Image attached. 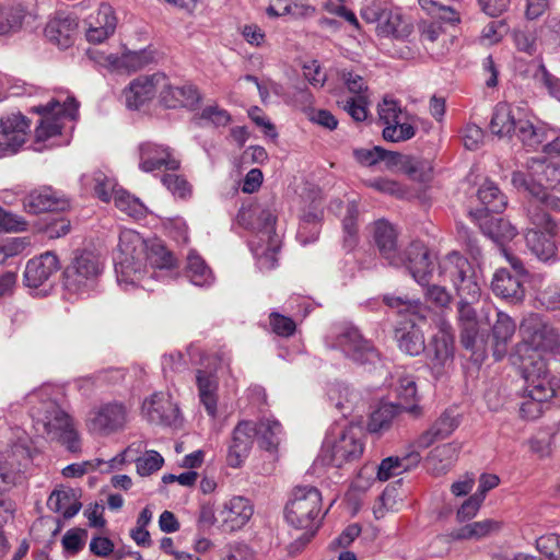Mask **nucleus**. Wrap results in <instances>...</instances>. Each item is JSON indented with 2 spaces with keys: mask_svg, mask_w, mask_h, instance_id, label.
Masks as SVG:
<instances>
[{
  "mask_svg": "<svg viewBox=\"0 0 560 560\" xmlns=\"http://www.w3.org/2000/svg\"><path fill=\"white\" fill-rule=\"evenodd\" d=\"M516 329L514 320L505 313L498 312L497 320L492 327L494 339L493 355L495 360H501L506 354V345L513 337Z\"/></svg>",
  "mask_w": 560,
  "mask_h": 560,
  "instance_id": "nucleus-41",
  "label": "nucleus"
},
{
  "mask_svg": "<svg viewBox=\"0 0 560 560\" xmlns=\"http://www.w3.org/2000/svg\"><path fill=\"white\" fill-rule=\"evenodd\" d=\"M420 460L419 453H411L406 457H387L381 462L377 469V478L386 481L393 476H397L408 470L411 465Z\"/></svg>",
  "mask_w": 560,
  "mask_h": 560,
  "instance_id": "nucleus-45",
  "label": "nucleus"
},
{
  "mask_svg": "<svg viewBox=\"0 0 560 560\" xmlns=\"http://www.w3.org/2000/svg\"><path fill=\"white\" fill-rule=\"evenodd\" d=\"M32 112L40 116L35 128V144L48 141V147L69 143L65 132L73 129V122L79 116V103L73 96L61 93L46 105L33 106Z\"/></svg>",
  "mask_w": 560,
  "mask_h": 560,
  "instance_id": "nucleus-4",
  "label": "nucleus"
},
{
  "mask_svg": "<svg viewBox=\"0 0 560 560\" xmlns=\"http://www.w3.org/2000/svg\"><path fill=\"white\" fill-rule=\"evenodd\" d=\"M115 272L118 284L128 290L160 275L158 271L171 270L175 259L160 241L147 242L133 230L119 233L117 253L115 255Z\"/></svg>",
  "mask_w": 560,
  "mask_h": 560,
  "instance_id": "nucleus-1",
  "label": "nucleus"
},
{
  "mask_svg": "<svg viewBox=\"0 0 560 560\" xmlns=\"http://www.w3.org/2000/svg\"><path fill=\"white\" fill-rule=\"evenodd\" d=\"M327 397L330 405L343 417L350 415L360 402V394L349 385L340 382L328 385Z\"/></svg>",
  "mask_w": 560,
  "mask_h": 560,
  "instance_id": "nucleus-36",
  "label": "nucleus"
},
{
  "mask_svg": "<svg viewBox=\"0 0 560 560\" xmlns=\"http://www.w3.org/2000/svg\"><path fill=\"white\" fill-rule=\"evenodd\" d=\"M362 438L363 432L359 427H331L323 444V460L337 468L358 460L364 450Z\"/></svg>",
  "mask_w": 560,
  "mask_h": 560,
  "instance_id": "nucleus-10",
  "label": "nucleus"
},
{
  "mask_svg": "<svg viewBox=\"0 0 560 560\" xmlns=\"http://www.w3.org/2000/svg\"><path fill=\"white\" fill-rule=\"evenodd\" d=\"M374 241L381 255L393 266L404 262L401 254L397 250V232L385 220H378L374 224Z\"/></svg>",
  "mask_w": 560,
  "mask_h": 560,
  "instance_id": "nucleus-32",
  "label": "nucleus"
},
{
  "mask_svg": "<svg viewBox=\"0 0 560 560\" xmlns=\"http://www.w3.org/2000/svg\"><path fill=\"white\" fill-rule=\"evenodd\" d=\"M490 129L493 135L499 137L514 133L525 147L533 150H537L548 138V132L533 124L525 108L508 103H499L495 106Z\"/></svg>",
  "mask_w": 560,
  "mask_h": 560,
  "instance_id": "nucleus-8",
  "label": "nucleus"
},
{
  "mask_svg": "<svg viewBox=\"0 0 560 560\" xmlns=\"http://www.w3.org/2000/svg\"><path fill=\"white\" fill-rule=\"evenodd\" d=\"M257 551L248 542L243 540L233 541L225 547L222 560H256Z\"/></svg>",
  "mask_w": 560,
  "mask_h": 560,
  "instance_id": "nucleus-61",
  "label": "nucleus"
},
{
  "mask_svg": "<svg viewBox=\"0 0 560 560\" xmlns=\"http://www.w3.org/2000/svg\"><path fill=\"white\" fill-rule=\"evenodd\" d=\"M115 10L108 3H101L96 13L91 14L86 20L85 37L88 42L101 44L110 37L117 27Z\"/></svg>",
  "mask_w": 560,
  "mask_h": 560,
  "instance_id": "nucleus-28",
  "label": "nucleus"
},
{
  "mask_svg": "<svg viewBox=\"0 0 560 560\" xmlns=\"http://www.w3.org/2000/svg\"><path fill=\"white\" fill-rule=\"evenodd\" d=\"M25 10L21 4L0 7V35H8L21 28Z\"/></svg>",
  "mask_w": 560,
  "mask_h": 560,
  "instance_id": "nucleus-52",
  "label": "nucleus"
},
{
  "mask_svg": "<svg viewBox=\"0 0 560 560\" xmlns=\"http://www.w3.org/2000/svg\"><path fill=\"white\" fill-rule=\"evenodd\" d=\"M43 389L28 395L32 404L31 417L35 430L46 434L50 440H57L70 452H78L81 442L72 418L52 399H43Z\"/></svg>",
  "mask_w": 560,
  "mask_h": 560,
  "instance_id": "nucleus-3",
  "label": "nucleus"
},
{
  "mask_svg": "<svg viewBox=\"0 0 560 560\" xmlns=\"http://www.w3.org/2000/svg\"><path fill=\"white\" fill-rule=\"evenodd\" d=\"M142 416L151 423L176 425L179 420V408L166 393H154L144 399Z\"/></svg>",
  "mask_w": 560,
  "mask_h": 560,
  "instance_id": "nucleus-23",
  "label": "nucleus"
},
{
  "mask_svg": "<svg viewBox=\"0 0 560 560\" xmlns=\"http://www.w3.org/2000/svg\"><path fill=\"white\" fill-rule=\"evenodd\" d=\"M165 82V74L156 72L151 75H140L133 79L124 90L126 105L130 109H139L155 95L160 94V86Z\"/></svg>",
  "mask_w": 560,
  "mask_h": 560,
  "instance_id": "nucleus-20",
  "label": "nucleus"
},
{
  "mask_svg": "<svg viewBox=\"0 0 560 560\" xmlns=\"http://www.w3.org/2000/svg\"><path fill=\"white\" fill-rule=\"evenodd\" d=\"M357 161L362 165L372 166L380 161L389 159L390 162H396L401 156L395 152H388L381 147L372 149H357L353 152Z\"/></svg>",
  "mask_w": 560,
  "mask_h": 560,
  "instance_id": "nucleus-57",
  "label": "nucleus"
},
{
  "mask_svg": "<svg viewBox=\"0 0 560 560\" xmlns=\"http://www.w3.org/2000/svg\"><path fill=\"white\" fill-rule=\"evenodd\" d=\"M480 228L483 234L497 243L500 248L505 247V243L512 241L517 234L516 228L503 218L487 217Z\"/></svg>",
  "mask_w": 560,
  "mask_h": 560,
  "instance_id": "nucleus-42",
  "label": "nucleus"
},
{
  "mask_svg": "<svg viewBox=\"0 0 560 560\" xmlns=\"http://www.w3.org/2000/svg\"><path fill=\"white\" fill-rule=\"evenodd\" d=\"M524 279L513 275L508 268H500L492 277L491 290L497 296L511 303H517L525 296Z\"/></svg>",
  "mask_w": 560,
  "mask_h": 560,
  "instance_id": "nucleus-31",
  "label": "nucleus"
},
{
  "mask_svg": "<svg viewBox=\"0 0 560 560\" xmlns=\"http://www.w3.org/2000/svg\"><path fill=\"white\" fill-rule=\"evenodd\" d=\"M47 506L65 518H71L79 513L82 504L72 489H56L48 497Z\"/></svg>",
  "mask_w": 560,
  "mask_h": 560,
  "instance_id": "nucleus-40",
  "label": "nucleus"
},
{
  "mask_svg": "<svg viewBox=\"0 0 560 560\" xmlns=\"http://www.w3.org/2000/svg\"><path fill=\"white\" fill-rule=\"evenodd\" d=\"M196 385L201 405L207 413L214 418L218 411L219 380L214 372L207 370L196 371Z\"/></svg>",
  "mask_w": 560,
  "mask_h": 560,
  "instance_id": "nucleus-33",
  "label": "nucleus"
},
{
  "mask_svg": "<svg viewBox=\"0 0 560 560\" xmlns=\"http://www.w3.org/2000/svg\"><path fill=\"white\" fill-rule=\"evenodd\" d=\"M267 241V245L264 246L260 244V240L258 243L252 242V250L257 259V265L261 270H270L277 266V253L279 249V240L275 234L273 237L265 238Z\"/></svg>",
  "mask_w": 560,
  "mask_h": 560,
  "instance_id": "nucleus-46",
  "label": "nucleus"
},
{
  "mask_svg": "<svg viewBox=\"0 0 560 560\" xmlns=\"http://www.w3.org/2000/svg\"><path fill=\"white\" fill-rule=\"evenodd\" d=\"M59 268V259L52 252H46L34 257L26 264L24 270V284L31 289L45 287Z\"/></svg>",
  "mask_w": 560,
  "mask_h": 560,
  "instance_id": "nucleus-26",
  "label": "nucleus"
},
{
  "mask_svg": "<svg viewBox=\"0 0 560 560\" xmlns=\"http://www.w3.org/2000/svg\"><path fill=\"white\" fill-rule=\"evenodd\" d=\"M78 27L77 20L70 15H57L51 19L46 28V37L61 48H68L73 43Z\"/></svg>",
  "mask_w": 560,
  "mask_h": 560,
  "instance_id": "nucleus-35",
  "label": "nucleus"
},
{
  "mask_svg": "<svg viewBox=\"0 0 560 560\" xmlns=\"http://www.w3.org/2000/svg\"><path fill=\"white\" fill-rule=\"evenodd\" d=\"M440 276L453 284L460 299L457 307L460 341L466 349H472L479 326L471 304L477 302L481 294L480 277L470 261L457 252L447 254L440 261Z\"/></svg>",
  "mask_w": 560,
  "mask_h": 560,
  "instance_id": "nucleus-2",
  "label": "nucleus"
},
{
  "mask_svg": "<svg viewBox=\"0 0 560 560\" xmlns=\"http://www.w3.org/2000/svg\"><path fill=\"white\" fill-rule=\"evenodd\" d=\"M528 219L534 228L528 229L525 234L527 247L541 261L555 259L558 253L557 222L537 206L529 208Z\"/></svg>",
  "mask_w": 560,
  "mask_h": 560,
  "instance_id": "nucleus-12",
  "label": "nucleus"
},
{
  "mask_svg": "<svg viewBox=\"0 0 560 560\" xmlns=\"http://www.w3.org/2000/svg\"><path fill=\"white\" fill-rule=\"evenodd\" d=\"M335 346L359 363L373 362L377 358L374 347L361 336L355 327L341 328L336 335Z\"/></svg>",
  "mask_w": 560,
  "mask_h": 560,
  "instance_id": "nucleus-22",
  "label": "nucleus"
},
{
  "mask_svg": "<svg viewBox=\"0 0 560 560\" xmlns=\"http://www.w3.org/2000/svg\"><path fill=\"white\" fill-rule=\"evenodd\" d=\"M137 472L142 476H150L154 471L159 470L164 459L156 451H148L141 457L135 459Z\"/></svg>",
  "mask_w": 560,
  "mask_h": 560,
  "instance_id": "nucleus-62",
  "label": "nucleus"
},
{
  "mask_svg": "<svg viewBox=\"0 0 560 560\" xmlns=\"http://www.w3.org/2000/svg\"><path fill=\"white\" fill-rule=\"evenodd\" d=\"M253 514L252 502L245 497L235 495L224 502L220 510L221 527L224 532H237L249 522Z\"/></svg>",
  "mask_w": 560,
  "mask_h": 560,
  "instance_id": "nucleus-27",
  "label": "nucleus"
},
{
  "mask_svg": "<svg viewBox=\"0 0 560 560\" xmlns=\"http://www.w3.org/2000/svg\"><path fill=\"white\" fill-rule=\"evenodd\" d=\"M533 173L514 172L512 184L518 190H523L540 200L545 208L560 210V198L548 194V188H556V177L560 176V170L552 164H546L541 160H533Z\"/></svg>",
  "mask_w": 560,
  "mask_h": 560,
  "instance_id": "nucleus-11",
  "label": "nucleus"
},
{
  "mask_svg": "<svg viewBox=\"0 0 560 560\" xmlns=\"http://www.w3.org/2000/svg\"><path fill=\"white\" fill-rule=\"evenodd\" d=\"M186 275L197 287L210 285L214 281L212 270L195 250H190L187 255Z\"/></svg>",
  "mask_w": 560,
  "mask_h": 560,
  "instance_id": "nucleus-43",
  "label": "nucleus"
},
{
  "mask_svg": "<svg viewBox=\"0 0 560 560\" xmlns=\"http://www.w3.org/2000/svg\"><path fill=\"white\" fill-rule=\"evenodd\" d=\"M389 386L394 392L400 408L405 412L419 417L421 415V407L419 406V397L415 376L405 370H396L390 375Z\"/></svg>",
  "mask_w": 560,
  "mask_h": 560,
  "instance_id": "nucleus-24",
  "label": "nucleus"
},
{
  "mask_svg": "<svg viewBox=\"0 0 560 560\" xmlns=\"http://www.w3.org/2000/svg\"><path fill=\"white\" fill-rule=\"evenodd\" d=\"M416 319L410 318L395 330L399 349L411 357L421 354L425 349L424 336Z\"/></svg>",
  "mask_w": 560,
  "mask_h": 560,
  "instance_id": "nucleus-34",
  "label": "nucleus"
},
{
  "mask_svg": "<svg viewBox=\"0 0 560 560\" xmlns=\"http://www.w3.org/2000/svg\"><path fill=\"white\" fill-rule=\"evenodd\" d=\"M359 215V210L355 203H349L347 206V213L342 220V229H343V242L345 246L348 248H352L357 243V220Z\"/></svg>",
  "mask_w": 560,
  "mask_h": 560,
  "instance_id": "nucleus-59",
  "label": "nucleus"
},
{
  "mask_svg": "<svg viewBox=\"0 0 560 560\" xmlns=\"http://www.w3.org/2000/svg\"><path fill=\"white\" fill-rule=\"evenodd\" d=\"M256 438L260 447L270 451L277 447L282 432L281 424L273 419H261L256 423Z\"/></svg>",
  "mask_w": 560,
  "mask_h": 560,
  "instance_id": "nucleus-47",
  "label": "nucleus"
},
{
  "mask_svg": "<svg viewBox=\"0 0 560 560\" xmlns=\"http://www.w3.org/2000/svg\"><path fill=\"white\" fill-rule=\"evenodd\" d=\"M31 121L21 113H10L0 119V158L16 153L25 143Z\"/></svg>",
  "mask_w": 560,
  "mask_h": 560,
  "instance_id": "nucleus-17",
  "label": "nucleus"
},
{
  "mask_svg": "<svg viewBox=\"0 0 560 560\" xmlns=\"http://www.w3.org/2000/svg\"><path fill=\"white\" fill-rule=\"evenodd\" d=\"M438 331L434 334L429 347L432 369L441 373L454 355V335L451 324L443 317L435 323Z\"/></svg>",
  "mask_w": 560,
  "mask_h": 560,
  "instance_id": "nucleus-21",
  "label": "nucleus"
},
{
  "mask_svg": "<svg viewBox=\"0 0 560 560\" xmlns=\"http://www.w3.org/2000/svg\"><path fill=\"white\" fill-rule=\"evenodd\" d=\"M23 207L31 214H39L48 211H63L69 207V202L61 192L50 186H44L27 194L23 199Z\"/></svg>",
  "mask_w": 560,
  "mask_h": 560,
  "instance_id": "nucleus-29",
  "label": "nucleus"
},
{
  "mask_svg": "<svg viewBox=\"0 0 560 560\" xmlns=\"http://www.w3.org/2000/svg\"><path fill=\"white\" fill-rule=\"evenodd\" d=\"M32 441L25 431H18L11 451L0 452V526L13 517L15 503L3 494L22 485L25 468L33 458Z\"/></svg>",
  "mask_w": 560,
  "mask_h": 560,
  "instance_id": "nucleus-5",
  "label": "nucleus"
},
{
  "mask_svg": "<svg viewBox=\"0 0 560 560\" xmlns=\"http://www.w3.org/2000/svg\"><path fill=\"white\" fill-rule=\"evenodd\" d=\"M160 102L168 108L196 106L200 100L197 89L191 84L175 85L165 75L164 84L160 86Z\"/></svg>",
  "mask_w": 560,
  "mask_h": 560,
  "instance_id": "nucleus-30",
  "label": "nucleus"
},
{
  "mask_svg": "<svg viewBox=\"0 0 560 560\" xmlns=\"http://www.w3.org/2000/svg\"><path fill=\"white\" fill-rule=\"evenodd\" d=\"M537 550L551 560H560V536L557 534L542 535L536 539Z\"/></svg>",
  "mask_w": 560,
  "mask_h": 560,
  "instance_id": "nucleus-64",
  "label": "nucleus"
},
{
  "mask_svg": "<svg viewBox=\"0 0 560 560\" xmlns=\"http://www.w3.org/2000/svg\"><path fill=\"white\" fill-rule=\"evenodd\" d=\"M276 199L272 197L264 202H257L238 213V221L247 229L257 231L260 241L273 237L277 222Z\"/></svg>",
  "mask_w": 560,
  "mask_h": 560,
  "instance_id": "nucleus-15",
  "label": "nucleus"
},
{
  "mask_svg": "<svg viewBox=\"0 0 560 560\" xmlns=\"http://www.w3.org/2000/svg\"><path fill=\"white\" fill-rule=\"evenodd\" d=\"M256 431V423L249 420L240 421L233 429L226 454V464L231 468L243 466L253 447Z\"/></svg>",
  "mask_w": 560,
  "mask_h": 560,
  "instance_id": "nucleus-18",
  "label": "nucleus"
},
{
  "mask_svg": "<svg viewBox=\"0 0 560 560\" xmlns=\"http://www.w3.org/2000/svg\"><path fill=\"white\" fill-rule=\"evenodd\" d=\"M102 271L100 256L89 250L77 253L63 270V287L71 294H86L95 288Z\"/></svg>",
  "mask_w": 560,
  "mask_h": 560,
  "instance_id": "nucleus-13",
  "label": "nucleus"
},
{
  "mask_svg": "<svg viewBox=\"0 0 560 560\" xmlns=\"http://www.w3.org/2000/svg\"><path fill=\"white\" fill-rule=\"evenodd\" d=\"M459 450V444L454 442L438 445L427 458L429 468L434 475L445 474L456 462Z\"/></svg>",
  "mask_w": 560,
  "mask_h": 560,
  "instance_id": "nucleus-39",
  "label": "nucleus"
},
{
  "mask_svg": "<svg viewBox=\"0 0 560 560\" xmlns=\"http://www.w3.org/2000/svg\"><path fill=\"white\" fill-rule=\"evenodd\" d=\"M284 516L291 526L306 529L304 542L310 541L323 518L319 490L313 486L295 487L285 506Z\"/></svg>",
  "mask_w": 560,
  "mask_h": 560,
  "instance_id": "nucleus-9",
  "label": "nucleus"
},
{
  "mask_svg": "<svg viewBox=\"0 0 560 560\" xmlns=\"http://www.w3.org/2000/svg\"><path fill=\"white\" fill-rule=\"evenodd\" d=\"M404 409L399 405L393 402L381 404L370 417L368 430L371 433H382L388 430L393 420L402 412Z\"/></svg>",
  "mask_w": 560,
  "mask_h": 560,
  "instance_id": "nucleus-44",
  "label": "nucleus"
},
{
  "mask_svg": "<svg viewBox=\"0 0 560 560\" xmlns=\"http://www.w3.org/2000/svg\"><path fill=\"white\" fill-rule=\"evenodd\" d=\"M501 528V522L492 518H486L468 523L453 530L451 536L456 540H480L499 533Z\"/></svg>",
  "mask_w": 560,
  "mask_h": 560,
  "instance_id": "nucleus-38",
  "label": "nucleus"
},
{
  "mask_svg": "<svg viewBox=\"0 0 560 560\" xmlns=\"http://www.w3.org/2000/svg\"><path fill=\"white\" fill-rule=\"evenodd\" d=\"M93 59L112 72L131 73L145 68L154 61V51L150 48L140 50H124L117 54L95 52Z\"/></svg>",
  "mask_w": 560,
  "mask_h": 560,
  "instance_id": "nucleus-16",
  "label": "nucleus"
},
{
  "mask_svg": "<svg viewBox=\"0 0 560 560\" xmlns=\"http://www.w3.org/2000/svg\"><path fill=\"white\" fill-rule=\"evenodd\" d=\"M478 198L490 212H502L508 205L506 197L500 191L494 183L489 180L485 182L478 189Z\"/></svg>",
  "mask_w": 560,
  "mask_h": 560,
  "instance_id": "nucleus-49",
  "label": "nucleus"
},
{
  "mask_svg": "<svg viewBox=\"0 0 560 560\" xmlns=\"http://www.w3.org/2000/svg\"><path fill=\"white\" fill-rule=\"evenodd\" d=\"M153 513L149 506L144 508L136 522V526L130 529V537L141 547H150L152 545L150 533L147 526L151 523Z\"/></svg>",
  "mask_w": 560,
  "mask_h": 560,
  "instance_id": "nucleus-55",
  "label": "nucleus"
},
{
  "mask_svg": "<svg viewBox=\"0 0 560 560\" xmlns=\"http://www.w3.org/2000/svg\"><path fill=\"white\" fill-rule=\"evenodd\" d=\"M517 363L526 383L528 398L521 405L520 412L524 418L535 419L541 413V404L555 397L560 382L550 373L546 360H516Z\"/></svg>",
  "mask_w": 560,
  "mask_h": 560,
  "instance_id": "nucleus-7",
  "label": "nucleus"
},
{
  "mask_svg": "<svg viewBox=\"0 0 560 560\" xmlns=\"http://www.w3.org/2000/svg\"><path fill=\"white\" fill-rule=\"evenodd\" d=\"M412 25L404 18L398 9L386 10L384 18L376 26L378 36L394 37L396 39H404L411 34Z\"/></svg>",
  "mask_w": 560,
  "mask_h": 560,
  "instance_id": "nucleus-37",
  "label": "nucleus"
},
{
  "mask_svg": "<svg viewBox=\"0 0 560 560\" xmlns=\"http://www.w3.org/2000/svg\"><path fill=\"white\" fill-rule=\"evenodd\" d=\"M320 225L319 217L316 213L310 212L304 214L298 230V241L302 245H307L315 242L319 235Z\"/></svg>",
  "mask_w": 560,
  "mask_h": 560,
  "instance_id": "nucleus-56",
  "label": "nucleus"
},
{
  "mask_svg": "<svg viewBox=\"0 0 560 560\" xmlns=\"http://www.w3.org/2000/svg\"><path fill=\"white\" fill-rule=\"evenodd\" d=\"M378 116L380 120L386 126L397 122L399 118L405 116L407 113L402 110L399 103L389 97L385 96L382 103L378 104Z\"/></svg>",
  "mask_w": 560,
  "mask_h": 560,
  "instance_id": "nucleus-60",
  "label": "nucleus"
},
{
  "mask_svg": "<svg viewBox=\"0 0 560 560\" xmlns=\"http://www.w3.org/2000/svg\"><path fill=\"white\" fill-rule=\"evenodd\" d=\"M401 256L404 262L398 267H406L420 285H428L433 272V261L424 244L412 242Z\"/></svg>",
  "mask_w": 560,
  "mask_h": 560,
  "instance_id": "nucleus-25",
  "label": "nucleus"
},
{
  "mask_svg": "<svg viewBox=\"0 0 560 560\" xmlns=\"http://www.w3.org/2000/svg\"><path fill=\"white\" fill-rule=\"evenodd\" d=\"M138 151L139 168L142 172L151 173L161 168L175 171L180 166L174 151L167 145L145 141L139 144Z\"/></svg>",
  "mask_w": 560,
  "mask_h": 560,
  "instance_id": "nucleus-19",
  "label": "nucleus"
},
{
  "mask_svg": "<svg viewBox=\"0 0 560 560\" xmlns=\"http://www.w3.org/2000/svg\"><path fill=\"white\" fill-rule=\"evenodd\" d=\"M522 341L515 347L512 362L516 360H546L542 353L560 348V332L551 322L539 314H528L520 325Z\"/></svg>",
  "mask_w": 560,
  "mask_h": 560,
  "instance_id": "nucleus-6",
  "label": "nucleus"
},
{
  "mask_svg": "<svg viewBox=\"0 0 560 560\" xmlns=\"http://www.w3.org/2000/svg\"><path fill=\"white\" fill-rule=\"evenodd\" d=\"M161 180L167 190L178 198L184 199L191 195V185L182 175L165 174L162 176Z\"/></svg>",
  "mask_w": 560,
  "mask_h": 560,
  "instance_id": "nucleus-63",
  "label": "nucleus"
},
{
  "mask_svg": "<svg viewBox=\"0 0 560 560\" xmlns=\"http://www.w3.org/2000/svg\"><path fill=\"white\" fill-rule=\"evenodd\" d=\"M370 95L352 96L339 102L341 108L355 121H363L368 117Z\"/></svg>",
  "mask_w": 560,
  "mask_h": 560,
  "instance_id": "nucleus-58",
  "label": "nucleus"
},
{
  "mask_svg": "<svg viewBox=\"0 0 560 560\" xmlns=\"http://www.w3.org/2000/svg\"><path fill=\"white\" fill-rule=\"evenodd\" d=\"M383 301L388 307L397 310L398 313L409 314L411 317L419 318L420 320H423L427 313H429V310L418 300L386 294Z\"/></svg>",
  "mask_w": 560,
  "mask_h": 560,
  "instance_id": "nucleus-51",
  "label": "nucleus"
},
{
  "mask_svg": "<svg viewBox=\"0 0 560 560\" xmlns=\"http://www.w3.org/2000/svg\"><path fill=\"white\" fill-rule=\"evenodd\" d=\"M85 184L91 185L95 195L104 202L114 199L115 192L119 189L114 178L98 171L91 177H84Z\"/></svg>",
  "mask_w": 560,
  "mask_h": 560,
  "instance_id": "nucleus-53",
  "label": "nucleus"
},
{
  "mask_svg": "<svg viewBox=\"0 0 560 560\" xmlns=\"http://www.w3.org/2000/svg\"><path fill=\"white\" fill-rule=\"evenodd\" d=\"M415 135L416 126L413 124V117L408 114L399 118L397 122L392 124V126H386L383 129V138L392 142L407 141L413 138Z\"/></svg>",
  "mask_w": 560,
  "mask_h": 560,
  "instance_id": "nucleus-50",
  "label": "nucleus"
},
{
  "mask_svg": "<svg viewBox=\"0 0 560 560\" xmlns=\"http://www.w3.org/2000/svg\"><path fill=\"white\" fill-rule=\"evenodd\" d=\"M113 201L117 209L136 220L142 219L147 214V207L142 201L122 188L115 192Z\"/></svg>",
  "mask_w": 560,
  "mask_h": 560,
  "instance_id": "nucleus-48",
  "label": "nucleus"
},
{
  "mask_svg": "<svg viewBox=\"0 0 560 560\" xmlns=\"http://www.w3.org/2000/svg\"><path fill=\"white\" fill-rule=\"evenodd\" d=\"M129 409L122 402L102 404L90 411L86 427L94 434L108 436L126 427Z\"/></svg>",
  "mask_w": 560,
  "mask_h": 560,
  "instance_id": "nucleus-14",
  "label": "nucleus"
},
{
  "mask_svg": "<svg viewBox=\"0 0 560 560\" xmlns=\"http://www.w3.org/2000/svg\"><path fill=\"white\" fill-rule=\"evenodd\" d=\"M402 171L413 180L427 182L429 180L432 173V165L429 160L416 158V156H404L400 161Z\"/></svg>",
  "mask_w": 560,
  "mask_h": 560,
  "instance_id": "nucleus-54",
  "label": "nucleus"
}]
</instances>
